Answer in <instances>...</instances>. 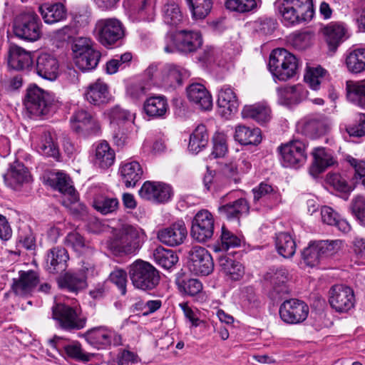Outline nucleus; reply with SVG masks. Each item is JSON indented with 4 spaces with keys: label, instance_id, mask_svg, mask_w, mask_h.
I'll list each match as a JSON object with an SVG mask.
<instances>
[{
    "label": "nucleus",
    "instance_id": "nucleus-24",
    "mask_svg": "<svg viewBox=\"0 0 365 365\" xmlns=\"http://www.w3.org/2000/svg\"><path fill=\"white\" fill-rule=\"evenodd\" d=\"M307 93L302 84L287 86L277 89L278 102L287 106L297 105L306 99Z\"/></svg>",
    "mask_w": 365,
    "mask_h": 365
},
{
    "label": "nucleus",
    "instance_id": "nucleus-40",
    "mask_svg": "<svg viewBox=\"0 0 365 365\" xmlns=\"http://www.w3.org/2000/svg\"><path fill=\"white\" fill-rule=\"evenodd\" d=\"M219 265L225 274L232 280H239L244 274V268L239 262L227 255H222L218 259Z\"/></svg>",
    "mask_w": 365,
    "mask_h": 365
},
{
    "label": "nucleus",
    "instance_id": "nucleus-56",
    "mask_svg": "<svg viewBox=\"0 0 365 365\" xmlns=\"http://www.w3.org/2000/svg\"><path fill=\"white\" fill-rule=\"evenodd\" d=\"M327 182L334 189L343 192H350L355 187L354 183L351 182V178L348 181L344 176L339 173L329 174L327 176Z\"/></svg>",
    "mask_w": 365,
    "mask_h": 365
},
{
    "label": "nucleus",
    "instance_id": "nucleus-8",
    "mask_svg": "<svg viewBox=\"0 0 365 365\" xmlns=\"http://www.w3.org/2000/svg\"><path fill=\"white\" fill-rule=\"evenodd\" d=\"M76 66L82 71L95 68L100 60L101 53L93 48L91 39L84 37L76 38L72 46Z\"/></svg>",
    "mask_w": 365,
    "mask_h": 365
},
{
    "label": "nucleus",
    "instance_id": "nucleus-33",
    "mask_svg": "<svg viewBox=\"0 0 365 365\" xmlns=\"http://www.w3.org/2000/svg\"><path fill=\"white\" fill-rule=\"evenodd\" d=\"M119 171L121 179L127 187H134L143 175L141 165L137 161L123 163Z\"/></svg>",
    "mask_w": 365,
    "mask_h": 365
},
{
    "label": "nucleus",
    "instance_id": "nucleus-3",
    "mask_svg": "<svg viewBox=\"0 0 365 365\" xmlns=\"http://www.w3.org/2000/svg\"><path fill=\"white\" fill-rule=\"evenodd\" d=\"M113 129V140L115 145L123 146L125 143L128 134L133 128L135 113L115 106L106 111Z\"/></svg>",
    "mask_w": 365,
    "mask_h": 365
},
{
    "label": "nucleus",
    "instance_id": "nucleus-30",
    "mask_svg": "<svg viewBox=\"0 0 365 365\" xmlns=\"http://www.w3.org/2000/svg\"><path fill=\"white\" fill-rule=\"evenodd\" d=\"M38 11L46 24L59 22L66 17V9L61 3H45L38 7Z\"/></svg>",
    "mask_w": 365,
    "mask_h": 365
},
{
    "label": "nucleus",
    "instance_id": "nucleus-7",
    "mask_svg": "<svg viewBox=\"0 0 365 365\" xmlns=\"http://www.w3.org/2000/svg\"><path fill=\"white\" fill-rule=\"evenodd\" d=\"M41 21L31 10L19 14L14 23V31L16 36L29 41H37L41 35Z\"/></svg>",
    "mask_w": 365,
    "mask_h": 365
},
{
    "label": "nucleus",
    "instance_id": "nucleus-58",
    "mask_svg": "<svg viewBox=\"0 0 365 365\" xmlns=\"http://www.w3.org/2000/svg\"><path fill=\"white\" fill-rule=\"evenodd\" d=\"M118 205L117 198L100 197L94 200L93 207L102 214L106 215L115 211Z\"/></svg>",
    "mask_w": 365,
    "mask_h": 365
},
{
    "label": "nucleus",
    "instance_id": "nucleus-15",
    "mask_svg": "<svg viewBox=\"0 0 365 365\" xmlns=\"http://www.w3.org/2000/svg\"><path fill=\"white\" fill-rule=\"evenodd\" d=\"M52 310L53 319L64 329H79L85 326L86 320L80 317V312L77 309L63 304H58Z\"/></svg>",
    "mask_w": 365,
    "mask_h": 365
},
{
    "label": "nucleus",
    "instance_id": "nucleus-37",
    "mask_svg": "<svg viewBox=\"0 0 365 365\" xmlns=\"http://www.w3.org/2000/svg\"><path fill=\"white\" fill-rule=\"evenodd\" d=\"M115 160L114 150L106 141L98 143L95 148L94 163L101 168L106 169L111 166Z\"/></svg>",
    "mask_w": 365,
    "mask_h": 365
},
{
    "label": "nucleus",
    "instance_id": "nucleus-36",
    "mask_svg": "<svg viewBox=\"0 0 365 365\" xmlns=\"http://www.w3.org/2000/svg\"><path fill=\"white\" fill-rule=\"evenodd\" d=\"M314 163L311 168V173H319L326 168L333 165L335 163L332 152L327 150L324 148H317L313 152Z\"/></svg>",
    "mask_w": 365,
    "mask_h": 365
},
{
    "label": "nucleus",
    "instance_id": "nucleus-49",
    "mask_svg": "<svg viewBox=\"0 0 365 365\" xmlns=\"http://www.w3.org/2000/svg\"><path fill=\"white\" fill-rule=\"evenodd\" d=\"M249 206L245 199L240 198L219 207V211L228 219L239 218L240 215L247 213Z\"/></svg>",
    "mask_w": 365,
    "mask_h": 365
},
{
    "label": "nucleus",
    "instance_id": "nucleus-16",
    "mask_svg": "<svg viewBox=\"0 0 365 365\" xmlns=\"http://www.w3.org/2000/svg\"><path fill=\"white\" fill-rule=\"evenodd\" d=\"M139 195L144 200L155 203H164L173 195L171 187L162 182L146 181L139 190Z\"/></svg>",
    "mask_w": 365,
    "mask_h": 365
},
{
    "label": "nucleus",
    "instance_id": "nucleus-12",
    "mask_svg": "<svg viewBox=\"0 0 365 365\" xmlns=\"http://www.w3.org/2000/svg\"><path fill=\"white\" fill-rule=\"evenodd\" d=\"M329 303L336 312L346 313L355 304L354 291L343 284L334 285L329 290Z\"/></svg>",
    "mask_w": 365,
    "mask_h": 365
},
{
    "label": "nucleus",
    "instance_id": "nucleus-39",
    "mask_svg": "<svg viewBox=\"0 0 365 365\" xmlns=\"http://www.w3.org/2000/svg\"><path fill=\"white\" fill-rule=\"evenodd\" d=\"M168 108L166 99L163 96H153L148 98L143 105L145 113L153 118L163 116Z\"/></svg>",
    "mask_w": 365,
    "mask_h": 365
},
{
    "label": "nucleus",
    "instance_id": "nucleus-21",
    "mask_svg": "<svg viewBox=\"0 0 365 365\" xmlns=\"http://www.w3.org/2000/svg\"><path fill=\"white\" fill-rule=\"evenodd\" d=\"M36 73L43 79L53 81L59 75V63L52 54L41 53L36 60Z\"/></svg>",
    "mask_w": 365,
    "mask_h": 365
},
{
    "label": "nucleus",
    "instance_id": "nucleus-51",
    "mask_svg": "<svg viewBox=\"0 0 365 365\" xmlns=\"http://www.w3.org/2000/svg\"><path fill=\"white\" fill-rule=\"evenodd\" d=\"M38 151L42 155L56 158L58 156V147L55 136L51 133H44L37 146Z\"/></svg>",
    "mask_w": 365,
    "mask_h": 365
},
{
    "label": "nucleus",
    "instance_id": "nucleus-1",
    "mask_svg": "<svg viewBox=\"0 0 365 365\" xmlns=\"http://www.w3.org/2000/svg\"><path fill=\"white\" fill-rule=\"evenodd\" d=\"M143 232L128 224L115 230L113 237L108 242L109 250L115 255H131L140 247Z\"/></svg>",
    "mask_w": 365,
    "mask_h": 365
},
{
    "label": "nucleus",
    "instance_id": "nucleus-50",
    "mask_svg": "<svg viewBox=\"0 0 365 365\" xmlns=\"http://www.w3.org/2000/svg\"><path fill=\"white\" fill-rule=\"evenodd\" d=\"M193 19H203L211 11L212 0H186Z\"/></svg>",
    "mask_w": 365,
    "mask_h": 365
},
{
    "label": "nucleus",
    "instance_id": "nucleus-52",
    "mask_svg": "<svg viewBox=\"0 0 365 365\" xmlns=\"http://www.w3.org/2000/svg\"><path fill=\"white\" fill-rule=\"evenodd\" d=\"M184 69L177 65L167 64L161 71L163 81L168 85L175 86L182 82Z\"/></svg>",
    "mask_w": 365,
    "mask_h": 365
},
{
    "label": "nucleus",
    "instance_id": "nucleus-29",
    "mask_svg": "<svg viewBox=\"0 0 365 365\" xmlns=\"http://www.w3.org/2000/svg\"><path fill=\"white\" fill-rule=\"evenodd\" d=\"M69 257L67 250L63 247H54L48 252L46 264L50 272H61L67 267Z\"/></svg>",
    "mask_w": 365,
    "mask_h": 365
},
{
    "label": "nucleus",
    "instance_id": "nucleus-38",
    "mask_svg": "<svg viewBox=\"0 0 365 365\" xmlns=\"http://www.w3.org/2000/svg\"><path fill=\"white\" fill-rule=\"evenodd\" d=\"M217 105L224 108L225 113H235L239 106L237 97L230 86H222L218 93Z\"/></svg>",
    "mask_w": 365,
    "mask_h": 365
},
{
    "label": "nucleus",
    "instance_id": "nucleus-25",
    "mask_svg": "<svg viewBox=\"0 0 365 365\" xmlns=\"http://www.w3.org/2000/svg\"><path fill=\"white\" fill-rule=\"evenodd\" d=\"M187 96L190 102L205 110L211 109L212 98L205 86L200 83H194L187 88Z\"/></svg>",
    "mask_w": 365,
    "mask_h": 365
},
{
    "label": "nucleus",
    "instance_id": "nucleus-42",
    "mask_svg": "<svg viewBox=\"0 0 365 365\" xmlns=\"http://www.w3.org/2000/svg\"><path fill=\"white\" fill-rule=\"evenodd\" d=\"M86 340L92 342H101L102 341H107L108 342H118L121 340L120 335L118 334L114 331L109 329L106 327H96L88 330L86 335Z\"/></svg>",
    "mask_w": 365,
    "mask_h": 365
},
{
    "label": "nucleus",
    "instance_id": "nucleus-10",
    "mask_svg": "<svg viewBox=\"0 0 365 365\" xmlns=\"http://www.w3.org/2000/svg\"><path fill=\"white\" fill-rule=\"evenodd\" d=\"M214 225L212 215L207 210H200L192 221L190 230L192 237L200 242H207L213 235Z\"/></svg>",
    "mask_w": 365,
    "mask_h": 365
},
{
    "label": "nucleus",
    "instance_id": "nucleus-19",
    "mask_svg": "<svg viewBox=\"0 0 365 365\" xmlns=\"http://www.w3.org/2000/svg\"><path fill=\"white\" fill-rule=\"evenodd\" d=\"M237 165L231 163L222 168V174L207 170L203 178V183L207 190L218 191L229 182V178L237 173Z\"/></svg>",
    "mask_w": 365,
    "mask_h": 365
},
{
    "label": "nucleus",
    "instance_id": "nucleus-34",
    "mask_svg": "<svg viewBox=\"0 0 365 365\" xmlns=\"http://www.w3.org/2000/svg\"><path fill=\"white\" fill-rule=\"evenodd\" d=\"M235 140L241 145H258L262 141L261 130L258 128H250L242 125L235 127Z\"/></svg>",
    "mask_w": 365,
    "mask_h": 365
},
{
    "label": "nucleus",
    "instance_id": "nucleus-22",
    "mask_svg": "<svg viewBox=\"0 0 365 365\" xmlns=\"http://www.w3.org/2000/svg\"><path fill=\"white\" fill-rule=\"evenodd\" d=\"M172 41L176 49L182 53H191L199 48L202 43L200 34L198 32L181 30L178 31Z\"/></svg>",
    "mask_w": 365,
    "mask_h": 365
},
{
    "label": "nucleus",
    "instance_id": "nucleus-32",
    "mask_svg": "<svg viewBox=\"0 0 365 365\" xmlns=\"http://www.w3.org/2000/svg\"><path fill=\"white\" fill-rule=\"evenodd\" d=\"M64 243L79 255H89L94 252L92 244L77 232H69L64 240Z\"/></svg>",
    "mask_w": 365,
    "mask_h": 365
},
{
    "label": "nucleus",
    "instance_id": "nucleus-62",
    "mask_svg": "<svg viewBox=\"0 0 365 365\" xmlns=\"http://www.w3.org/2000/svg\"><path fill=\"white\" fill-rule=\"evenodd\" d=\"M227 9L240 13L248 12L257 6L255 0H227Z\"/></svg>",
    "mask_w": 365,
    "mask_h": 365
},
{
    "label": "nucleus",
    "instance_id": "nucleus-9",
    "mask_svg": "<svg viewBox=\"0 0 365 365\" xmlns=\"http://www.w3.org/2000/svg\"><path fill=\"white\" fill-rule=\"evenodd\" d=\"M93 32L98 41L106 47L115 44L125 36L123 24L115 18L97 21Z\"/></svg>",
    "mask_w": 365,
    "mask_h": 365
},
{
    "label": "nucleus",
    "instance_id": "nucleus-45",
    "mask_svg": "<svg viewBox=\"0 0 365 365\" xmlns=\"http://www.w3.org/2000/svg\"><path fill=\"white\" fill-rule=\"evenodd\" d=\"M275 246L278 253L284 258L292 257L296 252L295 241L287 232H280L277 235Z\"/></svg>",
    "mask_w": 365,
    "mask_h": 365
},
{
    "label": "nucleus",
    "instance_id": "nucleus-43",
    "mask_svg": "<svg viewBox=\"0 0 365 365\" xmlns=\"http://www.w3.org/2000/svg\"><path fill=\"white\" fill-rule=\"evenodd\" d=\"M345 64L348 71L353 73L365 71V48H356L348 52Z\"/></svg>",
    "mask_w": 365,
    "mask_h": 365
},
{
    "label": "nucleus",
    "instance_id": "nucleus-23",
    "mask_svg": "<svg viewBox=\"0 0 365 365\" xmlns=\"http://www.w3.org/2000/svg\"><path fill=\"white\" fill-rule=\"evenodd\" d=\"M84 95L86 101L94 106L106 104L112 98L107 83L101 79L90 83Z\"/></svg>",
    "mask_w": 365,
    "mask_h": 365
},
{
    "label": "nucleus",
    "instance_id": "nucleus-17",
    "mask_svg": "<svg viewBox=\"0 0 365 365\" xmlns=\"http://www.w3.org/2000/svg\"><path fill=\"white\" fill-rule=\"evenodd\" d=\"M48 182L51 186L64 195L62 203L65 207H68L77 202L78 195L71 185V178L66 174L60 172L51 174Z\"/></svg>",
    "mask_w": 365,
    "mask_h": 365
},
{
    "label": "nucleus",
    "instance_id": "nucleus-55",
    "mask_svg": "<svg viewBox=\"0 0 365 365\" xmlns=\"http://www.w3.org/2000/svg\"><path fill=\"white\" fill-rule=\"evenodd\" d=\"M240 244L241 239L222 226L220 244L218 246H215V251L227 250L230 248L239 247Z\"/></svg>",
    "mask_w": 365,
    "mask_h": 365
},
{
    "label": "nucleus",
    "instance_id": "nucleus-2",
    "mask_svg": "<svg viewBox=\"0 0 365 365\" xmlns=\"http://www.w3.org/2000/svg\"><path fill=\"white\" fill-rule=\"evenodd\" d=\"M276 4L282 21L287 25L309 21L314 15L312 0H279Z\"/></svg>",
    "mask_w": 365,
    "mask_h": 365
},
{
    "label": "nucleus",
    "instance_id": "nucleus-57",
    "mask_svg": "<svg viewBox=\"0 0 365 365\" xmlns=\"http://www.w3.org/2000/svg\"><path fill=\"white\" fill-rule=\"evenodd\" d=\"M302 259L304 263L309 267L317 265L322 258L317 242H312L304 249L302 252Z\"/></svg>",
    "mask_w": 365,
    "mask_h": 365
},
{
    "label": "nucleus",
    "instance_id": "nucleus-46",
    "mask_svg": "<svg viewBox=\"0 0 365 365\" xmlns=\"http://www.w3.org/2000/svg\"><path fill=\"white\" fill-rule=\"evenodd\" d=\"M208 143V134L205 126L198 125L190 138L188 148L193 153H198Z\"/></svg>",
    "mask_w": 365,
    "mask_h": 365
},
{
    "label": "nucleus",
    "instance_id": "nucleus-4",
    "mask_svg": "<svg viewBox=\"0 0 365 365\" xmlns=\"http://www.w3.org/2000/svg\"><path fill=\"white\" fill-rule=\"evenodd\" d=\"M268 66L275 79L285 81L295 75L298 64L296 57L287 50L277 48L271 53Z\"/></svg>",
    "mask_w": 365,
    "mask_h": 365
},
{
    "label": "nucleus",
    "instance_id": "nucleus-64",
    "mask_svg": "<svg viewBox=\"0 0 365 365\" xmlns=\"http://www.w3.org/2000/svg\"><path fill=\"white\" fill-rule=\"evenodd\" d=\"M318 249L322 257L325 256H330L337 252L341 245L342 241L339 240H322L317 242Z\"/></svg>",
    "mask_w": 365,
    "mask_h": 365
},
{
    "label": "nucleus",
    "instance_id": "nucleus-60",
    "mask_svg": "<svg viewBox=\"0 0 365 365\" xmlns=\"http://www.w3.org/2000/svg\"><path fill=\"white\" fill-rule=\"evenodd\" d=\"M350 209L352 214L365 225V196L357 195L351 200Z\"/></svg>",
    "mask_w": 365,
    "mask_h": 365
},
{
    "label": "nucleus",
    "instance_id": "nucleus-11",
    "mask_svg": "<svg viewBox=\"0 0 365 365\" xmlns=\"http://www.w3.org/2000/svg\"><path fill=\"white\" fill-rule=\"evenodd\" d=\"M309 307L303 301L297 299L285 300L279 307L281 319L289 324L303 322L308 317Z\"/></svg>",
    "mask_w": 365,
    "mask_h": 365
},
{
    "label": "nucleus",
    "instance_id": "nucleus-54",
    "mask_svg": "<svg viewBox=\"0 0 365 365\" xmlns=\"http://www.w3.org/2000/svg\"><path fill=\"white\" fill-rule=\"evenodd\" d=\"M163 21L166 24L177 26L182 21V14L175 3H169L164 6L163 9Z\"/></svg>",
    "mask_w": 365,
    "mask_h": 365
},
{
    "label": "nucleus",
    "instance_id": "nucleus-5",
    "mask_svg": "<svg viewBox=\"0 0 365 365\" xmlns=\"http://www.w3.org/2000/svg\"><path fill=\"white\" fill-rule=\"evenodd\" d=\"M129 277L133 286L143 291L153 290L160 281L158 270L149 262L140 259L130 265Z\"/></svg>",
    "mask_w": 365,
    "mask_h": 365
},
{
    "label": "nucleus",
    "instance_id": "nucleus-59",
    "mask_svg": "<svg viewBox=\"0 0 365 365\" xmlns=\"http://www.w3.org/2000/svg\"><path fill=\"white\" fill-rule=\"evenodd\" d=\"M178 284L181 292L190 296H195L202 290V284L197 279L179 280Z\"/></svg>",
    "mask_w": 365,
    "mask_h": 365
},
{
    "label": "nucleus",
    "instance_id": "nucleus-31",
    "mask_svg": "<svg viewBox=\"0 0 365 365\" xmlns=\"http://www.w3.org/2000/svg\"><path fill=\"white\" fill-rule=\"evenodd\" d=\"M329 128V122L324 118H307L301 124L302 132L310 138L326 133Z\"/></svg>",
    "mask_w": 365,
    "mask_h": 365
},
{
    "label": "nucleus",
    "instance_id": "nucleus-48",
    "mask_svg": "<svg viewBox=\"0 0 365 365\" xmlns=\"http://www.w3.org/2000/svg\"><path fill=\"white\" fill-rule=\"evenodd\" d=\"M153 258L158 264L166 269L173 267L178 261V257L173 250L162 247H158L154 250Z\"/></svg>",
    "mask_w": 365,
    "mask_h": 365
},
{
    "label": "nucleus",
    "instance_id": "nucleus-53",
    "mask_svg": "<svg viewBox=\"0 0 365 365\" xmlns=\"http://www.w3.org/2000/svg\"><path fill=\"white\" fill-rule=\"evenodd\" d=\"M59 285L71 292H78L86 287V277L83 274L66 273L59 280Z\"/></svg>",
    "mask_w": 365,
    "mask_h": 365
},
{
    "label": "nucleus",
    "instance_id": "nucleus-61",
    "mask_svg": "<svg viewBox=\"0 0 365 365\" xmlns=\"http://www.w3.org/2000/svg\"><path fill=\"white\" fill-rule=\"evenodd\" d=\"M325 72V70L321 67L309 68L304 75V80L312 89L317 91L319 88L321 79L323 78Z\"/></svg>",
    "mask_w": 365,
    "mask_h": 365
},
{
    "label": "nucleus",
    "instance_id": "nucleus-28",
    "mask_svg": "<svg viewBox=\"0 0 365 365\" xmlns=\"http://www.w3.org/2000/svg\"><path fill=\"white\" fill-rule=\"evenodd\" d=\"M4 178L6 183L14 189L25 183H29L31 180L27 168L19 162H15L11 165Z\"/></svg>",
    "mask_w": 365,
    "mask_h": 365
},
{
    "label": "nucleus",
    "instance_id": "nucleus-63",
    "mask_svg": "<svg viewBox=\"0 0 365 365\" xmlns=\"http://www.w3.org/2000/svg\"><path fill=\"white\" fill-rule=\"evenodd\" d=\"M227 151V136L222 133H217L213 136L212 155L215 158L224 157Z\"/></svg>",
    "mask_w": 365,
    "mask_h": 365
},
{
    "label": "nucleus",
    "instance_id": "nucleus-26",
    "mask_svg": "<svg viewBox=\"0 0 365 365\" xmlns=\"http://www.w3.org/2000/svg\"><path fill=\"white\" fill-rule=\"evenodd\" d=\"M7 63L9 67L20 71L29 68L33 60L29 51L14 44L9 46Z\"/></svg>",
    "mask_w": 365,
    "mask_h": 365
},
{
    "label": "nucleus",
    "instance_id": "nucleus-6",
    "mask_svg": "<svg viewBox=\"0 0 365 365\" xmlns=\"http://www.w3.org/2000/svg\"><path fill=\"white\" fill-rule=\"evenodd\" d=\"M24 105L28 112L35 116L48 115L57 108L53 95L36 86L28 89Z\"/></svg>",
    "mask_w": 365,
    "mask_h": 365
},
{
    "label": "nucleus",
    "instance_id": "nucleus-18",
    "mask_svg": "<svg viewBox=\"0 0 365 365\" xmlns=\"http://www.w3.org/2000/svg\"><path fill=\"white\" fill-rule=\"evenodd\" d=\"M284 166L303 164L307 160L305 145L299 140H294L279 148Z\"/></svg>",
    "mask_w": 365,
    "mask_h": 365
},
{
    "label": "nucleus",
    "instance_id": "nucleus-44",
    "mask_svg": "<svg viewBox=\"0 0 365 365\" xmlns=\"http://www.w3.org/2000/svg\"><path fill=\"white\" fill-rule=\"evenodd\" d=\"M70 122L71 128L76 133L88 131L94 125L92 115L83 109L76 111L71 118Z\"/></svg>",
    "mask_w": 365,
    "mask_h": 365
},
{
    "label": "nucleus",
    "instance_id": "nucleus-47",
    "mask_svg": "<svg viewBox=\"0 0 365 365\" xmlns=\"http://www.w3.org/2000/svg\"><path fill=\"white\" fill-rule=\"evenodd\" d=\"M346 161L351 169V182L355 187L361 185L365 189V160L348 156Z\"/></svg>",
    "mask_w": 365,
    "mask_h": 365
},
{
    "label": "nucleus",
    "instance_id": "nucleus-35",
    "mask_svg": "<svg viewBox=\"0 0 365 365\" xmlns=\"http://www.w3.org/2000/svg\"><path fill=\"white\" fill-rule=\"evenodd\" d=\"M270 108L264 103L245 106L242 111L244 118H252L259 124L267 123L271 118Z\"/></svg>",
    "mask_w": 365,
    "mask_h": 365
},
{
    "label": "nucleus",
    "instance_id": "nucleus-14",
    "mask_svg": "<svg viewBox=\"0 0 365 365\" xmlns=\"http://www.w3.org/2000/svg\"><path fill=\"white\" fill-rule=\"evenodd\" d=\"M329 51L335 52L349 37V28L343 21H331L321 29Z\"/></svg>",
    "mask_w": 365,
    "mask_h": 365
},
{
    "label": "nucleus",
    "instance_id": "nucleus-41",
    "mask_svg": "<svg viewBox=\"0 0 365 365\" xmlns=\"http://www.w3.org/2000/svg\"><path fill=\"white\" fill-rule=\"evenodd\" d=\"M347 98L354 104L365 108V80L346 82Z\"/></svg>",
    "mask_w": 365,
    "mask_h": 365
},
{
    "label": "nucleus",
    "instance_id": "nucleus-13",
    "mask_svg": "<svg viewBox=\"0 0 365 365\" xmlns=\"http://www.w3.org/2000/svg\"><path fill=\"white\" fill-rule=\"evenodd\" d=\"M189 268L196 274L207 276L214 269V262L209 252L204 247L194 246L189 251Z\"/></svg>",
    "mask_w": 365,
    "mask_h": 365
},
{
    "label": "nucleus",
    "instance_id": "nucleus-20",
    "mask_svg": "<svg viewBox=\"0 0 365 365\" xmlns=\"http://www.w3.org/2000/svg\"><path fill=\"white\" fill-rule=\"evenodd\" d=\"M187 235V230L183 221H178L158 232V240L163 244L175 247L182 244Z\"/></svg>",
    "mask_w": 365,
    "mask_h": 365
},
{
    "label": "nucleus",
    "instance_id": "nucleus-27",
    "mask_svg": "<svg viewBox=\"0 0 365 365\" xmlns=\"http://www.w3.org/2000/svg\"><path fill=\"white\" fill-rule=\"evenodd\" d=\"M38 282L35 272H20L19 278L14 280L12 289L17 295L26 297L31 294Z\"/></svg>",
    "mask_w": 365,
    "mask_h": 365
}]
</instances>
